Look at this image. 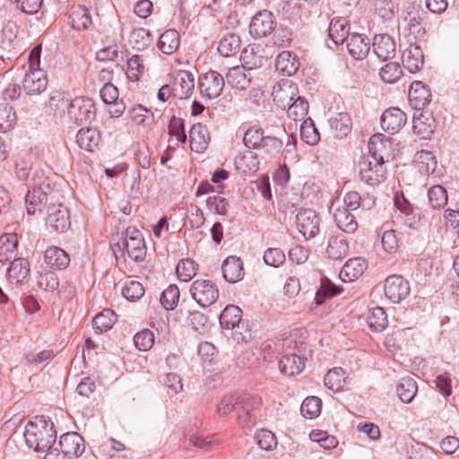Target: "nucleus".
Returning a JSON list of instances; mask_svg holds the SVG:
<instances>
[{
    "label": "nucleus",
    "mask_w": 459,
    "mask_h": 459,
    "mask_svg": "<svg viewBox=\"0 0 459 459\" xmlns=\"http://www.w3.org/2000/svg\"><path fill=\"white\" fill-rule=\"evenodd\" d=\"M260 403V398L248 394H225L219 403L218 412L221 416H228L234 412L238 425L249 428L256 420Z\"/></svg>",
    "instance_id": "nucleus-1"
},
{
    "label": "nucleus",
    "mask_w": 459,
    "mask_h": 459,
    "mask_svg": "<svg viewBox=\"0 0 459 459\" xmlns=\"http://www.w3.org/2000/svg\"><path fill=\"white\" fill-rule=\"evenodd\" d=\"M23 437L28 447L43 453L55 444L56 431L48 417L36 416L26 425Z\"/></svg>",
    "instance_id": "nucleus-2"
},
{
    "label": "nucleus",
    "mask_w": 459,
    "mask_h": 459,
    "mask_svg": "<svg viewBox=\"0 0 459 459\" xmlns=\"http://www.w3.org/2000/svg\"><path fill=\"white\" fill-rule=\"evenodd\" d=\"M41 45L35 46L28 57L29 68L22 80V87L29 95H39L48 86V77L40 66Z\"/></svg>",
    "instance_id": "nucleus-3"
},
{
    "label": "nucleus",
    "mask_w": 459,
    "mask_h": 459,
    "mask_svg": "<svg viewBox=\"0 0 459 459\" xmlns=\"http://www.w3.org/2000/svg\"><path fill=\"white\" fill-rule=\"evenodd\" d=\"M96 107L92 99L78 96L71 100L68 106V117L76 125L90 124L95 120Z\"/></svg>",
    "instance_id": "nucleus-4"
},
{
    "label": "nucleus",
    "mask_w": 459,
    "mask_h": 459,
    "mask_svg": "<svg viewBox=\"0 0 459 459\" xmlns=\"http://www.w3.org/2000/svg\"><path fill=\"white\" fill-rule=\"evenodd\" d=\"M191 297L202 307H207L219 298V290L215 283L210 280L197 279L190 286Z\"/></svg>",
    "instance_id": "nucleus-5"
},
{
    "label": "nucleus",
    "mask_w": 459,
    "mask_h": 459,
    "mask_svg": "<svg viewBox=\"0 0 459 459\" xmlns=\"http://www.w3.org/2000/svg\"><path fill=\"white\" fill-rule=\"evenodd\" d=\"M359 176L361 181L376 186L385 179L386 169L381 162L369 157H361L358 163Z\"/></svg>",
    "instance_id": "nucleus-6"
},
{
    "label": "nucleus",
    "mask_w": 459,
    "mask_h": 459,
    "mask_svg": "<svg viewBox=\"0 0 459 459\" xmlns=\"http://www.w3.org/2000/svg\"><path fill=\"white\" fill-rule=\"evenodd\" d=\"M369 158L374 161L384 164L394 158L393 143L390 137L382 134H376L369 139L368 144Z\"/></svg>",
    "instance_id": "nucleus-7"
},
{
    "label": "nucleus",
    "mask_w": 459,
    "mask_h": 459,
    "mask_svg": "<svg viewBox=\"0 0 459 459\" xmlns=\"http://www.w3.org/2000/svg\"><path fill=\"white\" fill-rule=\"evenodd\" d=\"M225 85L223 76L216 71L210 70L199 77L200 93L208 100L216 99L221 95Z\"/></svg>",
    "instance_id": "nucleus-8"
},
{
    "label": "nucleus",
    "mask_w": 459,
    "mask_h": 459,
    "mask_svg": "<svg viewBox=\"0 0 459 459\" xmlns=\"http://www.w3.org/2000/svg\"><path fill=\"white\" fill-rule=\"evenodd\" d=\"M172 96L178 100H186L194 92L195 76L186 70L176 71L171 76Z\"/></svg>",
    "instance_id": "nucleus-9"
},
{
    "label": "nucleus",
    "mask_w": 459,
    "mask_h": 459,
    "mask_svg": "<svg viewBox=\"0 0 459 459\" xmlns=\"http://www.w3.org/2000/svg\"><path fill=\"white\" fill-rule=\"evenodd\" d=\"M320 218L311 209H301L296 215V226L306 239L315 238L319 232Z\"/></svg>",
    "instance_id": "nucleus-10"
},
{
    "label": "nucleus",
    "mask_w": 459,
    "mask_h": 459,
    "mask_svg": "<svg viewBox=\"0 0 459 459\" xmlns=\"http://www.w3.org/2000/svg\"><path fill=\"white\" fill-rule=\"evenodd\" d=\"M385 295L394 303H400L410 294V284L401 275H390L385 279Z\"/></svg>",
    "instance_id": "nucleus-11"
},
{
    "label": "nucleus",
    "mask_w": 459,
    "mask_h": 459,
    "mask_svg": "<svg viewBox=\"0 0 459 459\" xmlns=\"http://www.w3.org/2000/svg\"><path fill=\"white\" fill-rule=\"evenodd\" d=\"M276 24L275 17L272 12L268 10L260 11L251 20L250 33L255 38L266 37L275 30Z\"/></svg>",
    "instance_id": "nucleus-12"
},
{
    "label": "nucleus",
    "mask_w": 459,
    "mask_h": 459,
    "mask_svg": "<svg viewBox=\"0 0 459 459\" xmlns=\"http://www.w3.org/2000/svg\"><path fill=\"white\" fill-rule=\"evenodd\" d=\"M46 221L55 231L65 232L71 225L69 210L62 204H52L48 209Z\"/></svg>",
    "instance_id": "nucleus-13"
},
{
    "label": "nucleus",
    "mask_w": 459,
    "mask_h": 459,
    "mask_svg": "<svg viewBox=\"0 0 459 459\" xmlns=\"http://www.w3.org/2000/svg\"><path fill=\"white\" fill-rule=\"evenodd\" d=\"M406 114L398 108H389L381 116L380 125L384 131L394 134L406 124Z\"/></svg>",
    "instance_id": "nucleus-14"
},
{
    "label": "nucleus",
    "mask_w": 459,
    "mask_h": 459,
    "mask_svg": "<svg viewBox=\"0 0 459 459\" xmlns=\"http://www.w3.org/2000/svg\"><path fill=\"white\" fill-rule=\"evenodd\" d=\"M283 126L279 127L276 134H265L260 147V151L265 158L273 160L277 158L283 151L284 141L282 135H286Z\"/></svg>",
    "instance_id": "nucleus-15"
},
{
    "label": "nucleus",
    "mask_w": 459,
    "mask_h": 459,
    "mask_svg": "<svg viewBox=\"0 0 459 459\" xmlns=\"http://www.w3.org/2000/svg\"><path fill=\"white\" fill-rule=\"evenodd\" d=\"M123 247L131 259L143 262L146 256V246L140 230H134L132 235L123 240Z\"/></svg>",
    "instance_id": "nucleus-16"
},
{
    "label": "nucleus",
    "mask_w": 459,
    "mask_h": 459,
    "mask_svg": "<svg viewBox=\"0 0 459 459\" xmlns=\"http://www.w3.org/2000/svg\"><path fill=\"white\" fill-rule=\"evenodd\" d=\"M371 45L368 37L359 33H351L346 41L350 55L356 60L365 59L370 51Z\"/></svg>",
    "instance_id": "nucleus-17"
},
{
    "label": "nucleus",
    "mask_w": 459,
    "mask_h": 459,
    "mask_svg": "<svg viewBox=\"0 0 459 459\" xmlns=\"http://www.w3.org/2000/svg\"><path fill=\"white\" fill-rule=\"evenodd\" d=\"M58 446L60 451L68 457L81 455L85 448L82 437L76 432L62 435Z\"/></svg>",
    "instance_id": "nucleus-18"
},
{
    "label": "nucleus",
    "mask_w": 459,
    "mask_h": 459,
    "mask_svg": "<svg viewBox=\"0 0 459 459\" xmlns=\"http://www.w3.org/2000/svg\"><path fill=\"white\" fill-rule=\"evenodd\" d=\"M408 98L413 108L422 110L429 104L431 92L421 82L415 81L410 86Z\"/></svg>",
    "instance_id": "nucleus-19"
},
{
    "label": "nucleus",
    "mask_w": 459,
    "mask_h": 459,
    "mask_svg": "<svg viewBox=\"0 0 459 459\" xmlns=\"http://www.w3.org/2000/svg\"><path fill=\"white\" fill-rule=\"evenodd\" d=\"M372 47L374 54L383 61L392 59L395 56L396 45L388 34L376 35Z\"/></svg>",
    "instance_id": "nucleus-20"
},
{
    "label": "nucleus",
    "mask_w": 459,
    "mask_h": 459,
    "mask_svg": "<svg viewBox=\"0 0 459 459\" xmlns=\"http://www.w3.org/2000/svg\"><path fill=\"white\" fill-rule=\"evenodd\" d=\"M221 271L223 278L230 283H236L244 277V268L242 260L235 255L228 256L222 265Z\"/></svg>",
    "instance_id": "nucleus-21"
},
{
    "label": "nucleus",
    "mask_w": 459,
    "mask_h": 459,
    "mask_svg": "<svg viewBox=\"0 0 459 459\" xmlns=\"http://www.w3.org/2000/svg\"><path fill=\"white\" fill-rule=\"evenodd\" d=\"M72 28L76 30H85L93 23L91 10L85 5H74L69 15Z\"/></svg>",
    "instance_id": "nucleus-22"
},
{
    "label": "nucleus",
    "mask_w": 459,
    "mask_h": 459,
    "mask_svg": "<svg viewBox=\"0 0 459 459\" xmlns=\"http://www.w3.org/2000/svg\"><path fill=\"white\" fill-rule=\"evenodd\" d=\"M44 261L48 266L54 270L65 269L70 264L69 255L62 248L48 247L44 254Z\"/></svg>",
    "instance_id": "nucleus-23"
},
{
    "label": "nucleus",
    "mask_w": 459,
    "mask_h": 459,
    "mask_svg": "<svg viewBox=\"0 0 459 459\" xmlns=\"http://www.w3.org/2000/svg\"><path fill=\"white\" fill-rule=\"evenodd\" d=\"M402 61L403 67L410 73L420 71L424 63L422 49L416 45H410L403 53Z\"/></svg>",
    "instance_id": "nucleus-24"
},
{
    "label": "nucleus",
    "mask_w": 459,
    "mask_h": 459,
    "mask_svg": "<svg viewBox=\"0 0 459 459\" xmlns=\"http://www.w3.org/2000/svg\"><path fill=\"white\" fill-rule=\"evenodd\" d=\"M328 35L335 45L347 41V39L351 36L348 20L343 17L332 19L328 28Z\"/></svg>",
    "instance_id": "nucleus-25"
},
{
    "label": "nucleus",
    "mask_w": 459,
    "mask_h": 459,
    "mask_svg": "<svg viewBox=\"0 0 459 459\" xmlns=\"http://www.w3.org/2000/svg\"><path fill=\"white\" fill-rule=\"evenodd\" d=\"M300 65L297 56L290 51H281L276 57L275 68L282 75H294Z\"/></svg>",
    "instance_id": "nucleus-26"
},
{
    "label": "nucleus",
    "mask_w": 459,
    "mask_h": 459,
    "mask_svg": "<svg viewBox=\"0 0 459 459\" xmlns=\"http://www.w3.org/2000/svg\"><path fill=\"white\" fill-rule=\"evenodd\" d=\"M100 132L96 128H81L76 134L77 144L87 152H93L100 145Z\"/></svg>",
    "instance_id": "nucleus-27"
},
{
    "label": "nucleus",
    "mask_w": 459,
    "mask_h": 459,
    "mask_svg": "<svg viewBox=\"0 0 459 459\" xmlns=\"http://www.w3.org/2000/svg\"><path fill=\"white\" fill-rule=\"evenodd\" d=\"M297 97H299L297 86L288 81L280 83L279 89L273 92V100L283 109L289 107Z\"/></svg>",
    "instance_id": "nucleus-28"
},
{
    "label": "nucleus",
    "mask_w": 459,
    "mask_h": 459,
    "mask_svg": "<svg viewBox=\"0 0 459 459\" xmlns=\"http://www.w3.org/2000/svg\"><path fill=\"white\" fill-rule=\"evenodd\" d=\"M191 149L196 152H202L207 149L210 141L208 129L201 123L193 125L189 132Z\"/></svg>",
    "instance_id": "nucleus-29"
},
{
    "label": "nucleus",
    "mask_w": 459,
    "mask_h": 459,
    "mask_svg": "<svg viewBox=\"0 0 459 459\" xmlns=\"http://www.w3.org/2000/svg\"><path fill=\"white\" fill-rule=\"evenodd\" d=\"M305 358L295 353L285 354L279 360V368L286 376L299 374L305 367Z\"/></svg>",
    "instance_id": "nucleus-30"
},
{
    "label": "nucleus",
    "mask_w": 459,
    "mask_h": 459,
    "mask_svg": "<svg viewBox=\"0 0 459 459\" xmlns=\"http://www.w3.org/2000/svg\"><path fill=\"white\" fill-rule=\"evenodd\" d=\"M366 269L365 260L356 257L348 260L340 271L339 277L344 282L353 281L362 275Z\"/></svg>",
    "instance_id": "nucleus-31"
},
{
    "label": "nucleus",
    "mask_w": 459,
    "mask_h": 459,
    "mask_svg": "<svg viewBox=\"0 0 459 459\" xmlns=\"http://www.w3.org/2000/svg\"><path fill=\"white\" fill-rule=\"evenodd\" d=\"M226 80L229 85L238 90H246L251 82L250 73H247L244 65H237L229 69Z\"/></svg>",
    "instance_id": "nucleus-32"
},
{
    "label": "nucleus",
    "mask_w": 459,
    "mask_h": 459,
    "mask_svg": "<svg viewBox=\"0 0 459 459\" xmlns=\"http://www.w3.org/2000/svg\"><path fill=\"white\" fill-rule=\"evenodd\" d=\"M330 129L335 138L342 139L351 131V119L348 113L341 112L329 120Z\"/></svg>",
    "instance_id": "nucleus-33"
},
{
    "label": "nucleus",
    "mask_w": 459,
    "mask_h": 459,
    "mask_svg": "<svg viewBox=\"0 0 459 459\" xmlns=\"http://www.w3.org/2000/svg\"><path fill=\"white\" fill-rule=\"evenodd\" d=\"M30 273V264L24 258L14 259L7 270V276L11 283L19 284L26 279Z\"/></svg>",
    "instance_id": "nucleus-34"
},
{
    "label": "nucleus",
    "mask_w": 459,
    "mask_h": 459,
    "mask_svg": "<svg viewBox=\"0 0 459 459\" xmlns=\"http://www.w3.org/2000/svg\"><path fill=\"white\" fill-rule=\"evenodd\" d=\"M334 221L337 227L346 232L353 233L358 229V222L355 216L345 207L337 208L333 213Z\"/></svg>",
    "instance_id": "nucleus-35"
},
{
    "label": "nucleus",
    "mask_w": 459,
    "mask_h": 459,
    "mask_svg": "<svg viewBox=\"0 0 459 459\" xmlns=\"http://www.w3.org/2000/svg\"><path fill=\"white\" fill-rule=\"evenodd\" d=\"M235 165L243 174L256 172L259 169L258 157L254 152L247 150L235 158Z\"/></svg>",
    "instance_id": "nucleus-36"
},
{
    "label": "nucleus",
    "mask_w": 459,
    "mask_h": 459,
    "mask_svg": "<svg viewBox=\"0 0 459 459\" xmlns=\"http://www.w3.org/2000/svg\"><path fill=\"white\" fill-rule=\"evenodd\" d=\"M54 186L53 180L42 169H35L31 178V188L35 192H40L42 196L48 195Z\"/></svg>",
    "instance_id": "nucleus-37"
},
{
    "label": "nucleus",
    "mask_w": 459,
    "mask_h": 459,
    "mask_svg": "<svg viewBox=\"0 0 459 459\" xmlns=\"http://www.w3.org/2000/svg\"><path fill=\"white\" fill-rule=\"evenodd\" d=\"M348 251V242L342 235L333 236L329 239L326 248L329 258L333 260L342 259L347 255Z\"/></svg>",
    "instance_id": "nucleus-38"
},
{
    "label": "nucleus",
    "mask_w": 459,
    "mask_h": 459,
    "mask_svg": "<svg viewBox=\"0 0 459 459\" xmlns=\"http://www.w3.org/2000/svg\"><path fill=\"white\" fill-rule=\"evenodd\" d=\"M159 49L166 54H173L179 47V34L176 30L169 29L165 30L158 40Z\"/></svg>",
    "instance_id": "nucleus-39"
},
{
    "label": "nucleus",
    "mask_w": 459,
    "mask_h": 459,
    "mask_svg": "<svg viewBox=\"0 0 459 459\" xmlns=\"http://www.w3.org/2000/svg\"><path fill=\"white\" fill-rule=\"evenodd\" d=\"M241 48L240 37L235 33H228L219 41L218 51L223 56H232Z\"/></svg>",
    "instance_id": "nucleus-40"
},
{
    "label": "nucleus",
    "mask_w": 459,
    "mask_h": 459,
    "mask_svg": "<svg viewBox=\"0 0 459 459\" xmlns=\"http://www.w3.org/2000/svg\"><path fill=\"white\" fill-rule=\"evenodd\" d=\"M71 100L64 91H52L48 100V108L54 117H62L65 109L68 111V106Z\"/></svg>",
    "instance_id": "nucleus-41"
},
{
    "label": "nucleus",
    "mask_w": 459,
    "mask_h": 459,
    "mask_svg": "<svg viewBox=\"0 0 459 459\" xmlns=\"http://www.w3.org/2000/svg\"><path fill=\"white\" fill-rule=\"evenodd\" d=\"M413 132L421 139H428L434 132V119L431 117H426L423 113L413 118Z\"/></svg>",
    "instance_id": "nucleus-42"
},
{
    "label": "nucleus",
    "mask_w": 459,
    "mask_h": 459,
    "mask_svg": "<svg viewBox=\"0 0 459 459\" xmlns=\"http://www.w3.org/2000/svg\"><path fill=\"white\" fill-rule=\"evenodd\" d=\"M18 237L16 233H5L0 237V262L12 258L17 249Z\"/></svg>",
    "instance_id": "nucleus-43"
},
{
    "label": "nucleus",
    "mask_w": 459,
    "mask_h": 459,
    "mask_svg": "<svg viewBox=\"0 0 459 459\" xmlns=\"http://www.w3.org/2000/svg\"><path fill=\"white\" fill-rule=\"evenodd\" d=\"M367 323L373 332H381L387 326V316L384 308L375 307L368 310Z\"/></svg>",
    "instance_id": "nucleus-44"
},
{
    "label": "nucleus",
    "mask_w": 459,
    "mask_h": 459,
    "mask_svg": "<svg viewBox=\"0 0 459 459\" xmlns=\"http://www.w3.org/2000/svg\"><path fill=\"white\" fill-rule=\"evenodd\" d=\"M242 310L234 305H228L220 315V324L223 328L233 329L241 320Z\"/></svg>",
    "instance_id": "nucleus-45"
},
{
    "label": "nucleus",
    "mask_w": 459,
    "mask_h": 459,
    "mask_svg": "<svg viewBox=\"0 0 459 459\" xmlns=\"http://www.w3.org/2000/svg\"><path fill=\"white\" fill-rule=\"evenodd\" d=\"M418 386L411 377H403L396 387V392L403 403H411L417 394Z\"/></svg>",
    "instance_id": "nucleus-46"
},
{
    "label": "nucleus",
    "mask_w": 459,
    "mask_h": 459,
    "mask_svg": "<svg viewBox=\"0 0 459 459\" xmlns=\"http://www.w3.org/2000/svg\"><path fill=\"white\" fill-rule=\"evenodd\" d=\"M341 288L334 285L328 278L322 277L320 287L316 291L315 300L317 306L322 305L326 299L338 295Z\"/></svg>",
    "instance_id": "nucleus-47"
},
{
    "label": "nucleus",
    "mask_w": 459,
    "mask_h": 459,
    "mask_svg": "<svg viewBox=\"0 0 459 459\" xmlns=\"http://www.w3.org/2000/svg\"><path fill=\"white\" fill-rule=\"evenodd\" d=\"M129 42L134 49L138 51L147 48L152 42V36L145 28L133 30Z\"/></svg>",
    "instance_id": "nucleus-48"
},
{
    "label": "nucleus",
    "mask_w": 459,
    "mask_h": 459,
    "mask_svg": "<svg viewBox=\"0 0 459 459\" xmlns=\"http://www.w3.org/2000/svg\"><path fill=\"white\" fill-rule=\"evenodd\" d=\"M429 204L434 210H441L447 204L446 190L440 185L431 186L428 191Z\"/></svg>",
    "instance_id": "nucleus-49"
},
{
    "label": "nucleus",
    "mask_w": 459,
    "mask_h": 459,
    "mask_svg": "<svg viewBox=\"0 0 459 459\" xmlns=\"http://www.w3.org/2000/svg\"><path fill=\"white\" fill-rule=\"evenodd\" d=\"M285 109L288 117L294 121H302L308 112V103L303 97H297Z\"/></svg>",
    "instance_id": "nucleus-50"
},
{
    "label": "nucleus",
    "mask_w": 459,
    "mask_h": 459,
    "mask_svg": "<svg viewBox=\"0 0 459 459\" xmlns=\"http://www.w3.org/2000/svg\"><path fill=\"white\" fill-rule=\"evenodd\" d=\"M416 161L419 169L425 175L433 173L437 168V160L435 155L429 151H420L416 153Z\"/></svg>",
    "instance_id": "nucleus-51"
},
{
    "label": "nucleus",
    "mask_w": 459,
    "mask_h": 459,
    "mask_svg": "<svg viewBox=\"0 0 459 459\" xmlns=\"http://www.w3.org/2000/svg\"><path fill=\"white\" fill-rule=\"evenodd\" d=\"M114 312L110 309H105L94 316L92 326L96 333H102L109 330L114 323Z\"/></svg>",
    "instance_id": "nucleus-52"
},
{
    "label": "nucleus",
    "mask_w": 459,
    "mask_h": 459,
    "mask_svg": "<svg viewBox=\"0 0 459 459\" xmlns=\"http://www.w3.org/2000/svg\"><path fill=\"white\" fill-rule=\"evenodd\" d=\"M325 385L333 391H337L345 384V371L342 368L329 370L324 377Z\"/></svg>",
    "instance_id": "nucleus-53"
},
{
    "label": "nucleus",
    "mask_w": 459,
    "mask_h": 459,
    "mask_svg": "<svg viewBox=\"0 0 459 459\" xmlns=\"http://www.w3.org/2000/svg\"><path fill=\"white\" fill-rule=\"evenodd\" d=\"M264 135V131L262 128L252 126L246 131L243 136V143L249 150H259Z\"/></svg>",
    "instance_id": "nucleus-54"
},
{
    "label": "nucleus",
    "mask_w": 459,
    "mask_h": 459,
    "mask_svg": "<svg viewBox=\"0 0 459 459\" xmlns=\"http://www.w3.org/2000/svg\"><path fill=\"white\" fill-rule=\"evenodd\" d=\"M322 403L316 396L307 397L300 406V412L307 419L316 418L321 412Z\"/></svg>",
    "instance_id": "nucleus-55"
},
{
    "label": "nucleus",
    "mask_w": 459,
    "mask_h": 459,
    "mask_svg": "<svg viewBox=\"0 0 459 459\" xmlns=\"http://www.w3.org/2000/svg\"><path fill=\"white\" fill-rule=\"evenodd\" d=\"M180 297L179 289L175 284H170L160 295V303L166 310L173 309L178 303Z\"/></svg>",
    "instance_id": "nucleus-56"
},
{
    "label": "nucleus",
    "mask_w": 459,
    "mask_h": 459,
    "mask_svg": "<svg viewBox=\"0 0 459 459\" xmlns=\"http://www.w3.org/2000/svg\"><path fill=\"white\" fill-rule=\"evenodd\" d=\"M197 271L196 264L192 259L181 260L177 265V275L181 281H189Z\"/></svg>",
    "instance_id": "nucleus-57"
},
{
    "label": "nucleus",
    "mask_w": 459,
    "mask_h": 459,
    "mask_svg": "<svg viewBox=\"0 0 459 459\" xmlns=\"http://www.w3.org/2000/svg\"><path fill=\"white\" fill-rule=\"evenodd\" d=\"M402 74L403 71L397 62L387 63L379 72L381 79L386 83L396 82L400 79Z\"/></svg>",
    "instance_id": "nucleus-58"
},
{
    "label": "nucleus",
    "mask_w": 459,
    "mask_h": 459,
    "mask_svg": "<svg viewBox=\"0 0 459 459\" xmlns=\"http://www.w3.org/2000/svg\"><path fill=\"white\" fill-rule=\"evenodd\" d=\"M206 205L209 210L222 216L228 214L230 206L228 199L220 195L209 196L206 200Z\"/></svg>",
    "instance_id": "nucleus-59"
},
{
    "label": "nucleus",
    "mask_w": 459,
    "mask_h": 459,
    "mask_svg": "<svg viewBox=\"0 0 459 459\" xmlns=\"http://www.w3.org/2000/svg\"><path fill=\"white\" fill-rule=\"evenodd\" d=\"M131 119L138 126H149L153 121V114L142 105L135 106L129 110Z\"/></svg>",
    "instance_id": "nucleus-60"
},
{
    "label": "nucleus",
    "mask_w": 459,
    "mask_h": 459,
    "mask_svg": "<svg viewBox=\"0 0 459 459\" xmlns=\"http://www.w3.org/2000/svg\"><path fill=\"white\" fill-rule=\"evenodd\" d=\"M122 294L129 301H136L144 295V288L137 281H128L122 289Z\"/></svg>",
    "instance_id": "nucleus-61"
},
{
    "label": "nucleus",
    "mask_w": 459,
    "mask_h": 459,
    "mask_svg": "<svg viewBox=\"0 0 459 459\" xmlns=\"http://www.w3.org/2000/svg\"><path fill=\"white\" fill-rule=\"evenodd\" d=\"M241 60L249 65V71L253 68L260 67L263 65L264 56L259 53V50L255 51V47H248L245 48L241 53Z\"/></svg>",
    "instance_id": "nucleus-62"
},
{
    "label": "nucleus",
    "mask_w": 459,
    "mask_h": 459,
    "mask_svg": "<svg viewBox=\"0 0 459 459\" xmlns=\"http://www.w3.org/2000/svg\"><path fill=\"white\" fill-rule=\"evenodd\" d=\"M134 342L139 351H147L154 344V334L149 329H144L134 335Z\"/></svg>",
    "instance_id": "nucleus-63"
},
{
    "label": "nucleus",
    "mask_w": 459,
    "mask_h": 459,
    "mask_svg": "<svg viewBox=\"0 0 459 459\" xmlns=\"http://www.w3.org/2000/svg\"><path fill=\"white\" fill-rule=\"evenodd\" d=\"M264 261L267 265L279 267L284 264L286 256L280 248L270 247L264 251Z\"/></svg>",
    "instance_id": "nucleus-64"
}]
</instances>
